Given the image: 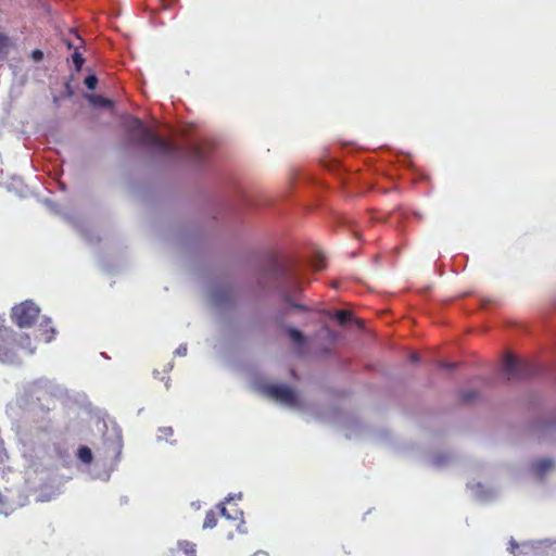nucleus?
<instances>
[{"mask_svg":"<svg viewBox=\"0 0 556 556\" xmlns=\"http://www.w3.org/2000/svg\"><path fill=\"white\" fill-rule=\"evenodd\" d=\"M127 138L131 143L151 148L161 155H178L180 153L177 146L155 135L137 117H132L127 126Z\"/></svg>","mask_w":556,"mask_h":556,"instance_id":"1","label":"nucleus"},{"mask_svg":"<svg viewBox=\"0 0 556 556\" xmlns=\"http://www.w3.org/2000/svg\"><path fill=\"white\" fill-rule=\"evenodd\" d=\"M20 350L27 351L33 354L35 349L28 334L16 333L7 327L0 328V361L7 364L17 362V352Z\"/></svg>","mask_w":556,"mask_h":556,"instance_id":"2","label":"nucleus"},{"mask_svg":"<svg viewBox=\"0 0 556 556\" xmlns=\"http://www.w3.org/2000/svg\"><path fill=\"white\" fill-rule=\"evenodd\" d=\"M504 371L507 379H525L538 375L541 371L539 364L530 361H520L507 353L504 361Z\"/></svg>","mask_w":556,"mask_h":556,"instance_id":"3","label":"nucleus"},{"mask_svg":"<svg viewBox=\"0 0 556 556\" xmlns=\"http://www.w3.org/2000/svg\"><path fill=\"white\" fill-rule=\"evenodd\" d=\"M40 308L31 301H25L12 308V320L20 328H28L33 326L38 318Z\"/></svg>","mask_w":556,"mask_h":556,"instance_id":"4","label":"nucleus"},{"mask_svg":"<svg viewBox=\"0 0 556 556\" xmlns=\"http://www.w3.org/2000/svg\"><path fill=\"white\" fill-rule=\"evenodd\" d=\"M264 391L269 397L283 405H298V396L295 391L287 384H268L264 387Z\"/></svg>","mask_w":556,"mask_h":556,"instance_id":"5","label":"nucleus"},{"mask_svg":"<svg viewBox=\"0 0 556 556\" xmlns=\"http://www.w3.org/2000/svg\"><path fill=\"white\" fill-rule=\"evenodd\" d=\"M274 270L276 271V275L280 278L285 279L286 283H288L292 291L298 292L301 290V285L298 281V278L292 270L280 264L278 261L274 262Z\"/></svg>","mask_w":556,"mask_h":556,"instance_id":"6","label":"nucleus"},{"mask_svg":"<svg viewBox=\"0 0 556 556\" xmlns=\"http://www.w3.org/2000/svg\"><path fill=\"white\" fill-rule=\"evenodd\" d=\"M123 450V441L121 438L114 440H105L104 442V457L111 464H116L121 459Z\"/></svg>","mask_w":556,"mask_h":556,"instance_id":"7","label":"nucleus"},{"mask_svg":"<svg viewBox=\"0 0 556 556\" xmlns=\"http://www.w3.org/2000/svg\"><path fill=\"white\" fill-rule=\"evenodd\" d=\"M554 466L553 462L551 459H540L534 463L533 469L535 473L542 478L549 469H552Z\"/></svg>","mask_w":556,"mask_h":556,"instance_id":"8","label":"nucleus"},{"mask_svg":"<svg viewBox=\"0 0 556 556\" xmlns=\"http://www.w3.org/2000/svg\"><path fill=\"white\" fill-rule=\"evenodd\" d=\"M187 155L194 162H201L204 160V153L200 146L198 144H190L187 148Z\"/></svg>","mask_w":556,"mask_h":556,"instance_id":"9","label":"nucleus"},{"mask_svg":"<svg viewBox=\"0 0 556 556\" xmlns=\"http://www.w3.org/2000/svg\"><path fill=\"white\" fill-rule=\"evenodd\" d=\"M177 552L185 554L186 556H192L197 552V545L193 542L187 540L179 541Z\"/></svg>","mask_w":556,"mask_h":556,"instance_id":"10","label":"nucleus"},{"mask_svg":"<svg viewBox=\"0 0 556 556\" xmlns=\"http://www.w3.org/2000/svg\"><path fill=\"white\" fill-rule=\"evenodd\" d=\"M12 46L11 39L8 35L0 31V59H5Z\"/></svg>","mask_w":556,"mask_h":556,"instance_id":"11","label":"nucleus"},{"mask_svg":"<svg viewBox=\"0 0 556 556\" xmlns=\"http://www.w3.org/2000/svg\"><path fill=\"white\" fill-rule=\"evenodd\" d=\"M287 333L295 345H302L305 343V337L300 330L289 327L287 328Z\"/></svg>","mask_w":556,"mask_h":556,"instance_id":"12","label":"nucleus"},{"mask_svg":"<svg viewBox=\"0 0 556 556\" xmlns=\"http://www.w3.org/2000/svg\"><path fill=\"white\" fill-rule=\"evenodd\" d=\"M220 513L222 515L227 519V520H232L235 522V526H236V529L237 531H241V527L243 525V520H242V513L241 511H237L236 516L231 517L227 514V510L224 506L220 507Z\"/></svg>","mask_w":556,"mask_h":556,"instance_id":"13","label":"nucleus"},{"mask_svg":"<svg viewBox=\"0 0 556 556\" xmlns=\"http://www.w3.org/2000/svg\"><path fill=\"white\" fill-rule=\"evenodd\" d=\"M77 456L84 464H90L93 458L91 450L85 445L78 448Z\"/></svg>","mask_w":556,"mask_h":556,"instance_id":"14","label":"nucleus"},{"mask_svg":"<svg viewBox=\"0 0 556 556\" xmlns=\"http://www.w3.org/2000/svg\"><path fill=\"white\" fill-rule=\"evenodd\" d=\"M282 298L286 303H288L291 307H293L295 309H299L301 312H309L311 311V308L308 306L293 302L291 300L290 293L287 291L283 292Z\"/></svg>","mask_w":556,"mask_h":556,"instance_id":"15","label":"nucleus"},{"mask_svg":"<svg viewBox=\"0 0 556 556\" xmlns=\"http://www.w3.org/2000/svg\"><path fill=\"white\" fill-rule=\"evenodd\" d=\"M216 525H217V515H216V513L214 510L207 511L206 515H205V518H204L203 528L212 529Z\"/></svg>","mask_w":556,"mask_h":556,"instance_id":"16","label":"nucleus"},{"mask_svg":"<svg viewBox=\"0 0 556 556\" xmlns=\"http://www.w3.org/2000/svg\"><path fill=\"white\" fill-rule=\"evenodd\" d=\"M340 325H346L352 319V313L345 309L337 311L334 315Z\"/></svg>","mask_w":556,"mask_h":556,"instance_id":"17","label":"nucleus"},{"mask_svg":"<svg viewBox=\"0 0 556 556\" xmlns=\"http://www.w3.org/2000/svg\"><path fill=\"white\" fill-rule=\"evenodd\" d=\"M478 397V392L473 390L464 391L459 394V399L463 403H471L473 400Z\"/></svg>","mask_w":556,"mask_h":556,"instance_id":"18","label":"nucleus"},{"mask_svg":"<svg viewBox=\"0 0 556 556\" xmlns=\"http://www.w3.org/2000/svg\"><path fill=\"white\" fill-rule=\"evenodd\" d=\"M55 334L54 328L50 327L48 324L46 325L45 329L42 330V339L45 342H50L53 340Z\"/></svg>","mask_w":556,"mask_h":556,"instance_id":"19","label":"nucleus"},{"mask_svg":"<svg viewBox=\"0 0 556 556\" xmlns=\"http://www.w3.org/2000/svg\"><path fill=\"white\" fill-rule=\"evenodd\" d=\"M72 59L76 70L79 71L85 62L83 55L79 52L75 51L72 55Z\"/></svg>","mask_w":556,"mask_h":556,"instance_id":"20","label":"nucleus"},{"mask_svg":"<svg viewBox=\"0 0 556 556\" xmlns=\"http://www.w3.org/2000/svg\"><path fill=\"white\" fill-rule=\"evenodd\" d=\"M84 83L88 89L93 90L98 85V78L94 75H89L85 78Z\"/></svg>","mask_w":556,"mask_h":556,"instance_id":"21","label":"nucleus"},{"mask_svg":"<svg viewBox=\"0 0 556 556\" xmlns=\"http://www.w3.org/2000/svg\"><path fill=\"white\" fill-rule=\"evenodd\" d=\"M160 433L162 437L168 438V437L173 435L174 430L172 427H163V428H160Z\"/></svg>","mask_w":556,"mask_h":556,"instance_id":"22","label":"nucleus"},{"mask_svg":"<svg viewBox=\"0 0 556 556\" xmlns=\"http://www.w3.org/2000/svg\"><path fill=\"white\" fill-rule=\"evenodd\" d=\"M51 428V420L49 418L42 419V425L38 426V429L41 431H48Z\"/></svg>","mask_w":556,"mask_h":556,"instance_id":"23","label":"nucleus"},{"mask_svg":"<svg viewBox=\"0 0 556 556\" xmlns=\"http://www.w3.org/2000/svg\"><path fill=\"white\" fill-rule=\"evenodd\" d=\"M96 102L99 103L100 105H103V106H111L112 105V101L110 99L102 98V97H97L96 98Z\"/></svg>","mask_w":556,"mask_h":556,"instance_id":"24","label":"nucleus"},{"mask_svg":"<svg viewBox=\"0 0 556 556\" xmlns=\"http://www.w3.org/2000/svg\"><path fill=\"white\" fill-rule=\"evenodd\" d=\"M438 366L442 369H453L457 366L456 363L440 362Z\"/></svg>","mask_w":556,"mask_h":556,"instance_id":"25","label":"nucleus"},{"mask_svg":"<svg viewBox=\"0 0 556 556\" xmlns=\"http://www.w3.org/2000/svg\"><path fill=\"white\" fill-rule=\"evenodd\" d=\"M521 547H522V553H525V554L534 552V546L532 543H522Z\"/></svg>","mask_w":556,"mask_h":556,"instance_id":"26","label":"nucleus"},{"mask_svg":"<svg viewBox=\"0 0 556 556\" xmlns=\"http://www.w3.org/2000/svg\"><path fill=\"white\" fill-rule=\"evenodd\" d=\"M518 547H519L518 543H517L514 539H511V540L509 541L508 552H509L510 554H515V552H516V549H517Z\"/></svg>","mask_w":556,"mask_h":556,"instance_id":"27","label":"nucleus"},{"mask_svg":"<svg viewBox=\"0 0 556 556\" xmlns=\"http://www.w3.org/2000/svg\"><path fill=\"white\" fill-rule=\"evenodd\" d=\"M42 56H43L42 51H40V50H38V49L33 51V58H34L36 61H40V60L42 59Z\"/></svg>","mask_w":556,"mask_h":556,"instance_id":"28","label":"nucleus"},{"mask_svg":"<svg viewBox=\"0 0 556 556\" xmlns=\"http://www.w3.org/2000/svg\"><path fill=\"white\" fill-rule=\"evenodd\" d=\"M176 353L178 355H185L187 353V346L186 345H180L177 350H176Z\"/></svg>","mask_w":556,"mask_h":556,"instance_id":"29","label":"nucleus"},{"mask_svg":"<svg viewBox=\"0 0 556 556\" xmlns=\"http://www.w3.org/2000/svg\"><path fill=\"white\" fill-rule=\"evenodd\" d=\"M410 361L413 363H418L419 362V355L417 353H412L410 354Z\"/></svg>","mask_w":556,"mask_h":556,"instance_id":"30","label":"nucleus"},{"mask_svg":"<svg viewBox=\"0 0 556 556\" xmlns=\"http://www.w3.org/2000/svg\"><path fill=\"white\" fill-rule=\"evenodd\" d=\"M326 330H327V332H328V334H329L330 339H336V337H337V336H336V333H334L332 330H330V329H329V328H327V327H326Z\"/></svg>","mask_w":556,"mask_h":556,"instance_id":"31","label":"nucleus"},{"mask_svg":"<svg viewBox=\"0 0 556 556\" xmlns=\"http://www.w3.org/2000/svg\"><path fill=\"white\" fill-rule=\"evenodd\" d=\"M315 268H316V270H321L323 269V265L321 264H317V265H315Z\"/></svg>","mask_w":556,"mask_h":556,"instance_id":"32","label":"nucleus"}]
</instances>
